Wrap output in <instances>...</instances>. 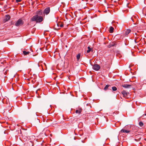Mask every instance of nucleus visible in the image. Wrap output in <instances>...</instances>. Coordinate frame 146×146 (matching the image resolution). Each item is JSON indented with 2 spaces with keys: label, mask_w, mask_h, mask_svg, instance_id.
I'll return each instance as SVG.
<instances>
[{
  "label": "nucleus",
  "mask_w": 146,
  "mask_h": 146,
  "mask_svg": "<svg viewBox=\"0 0 146 146\" xmlns=\"http://www.w3.org/2000/svg\"><path fill=\"white\" fill-rule=\"evenodd\" d=\"M43 18L41 16L36 15L31 19V20L32 21H35L36 23H40L43 20Z\"/></svg>",
  "instance_id": "1"
},
{
  "label": "nucleus",
  "mask_w": 146,
  "mask_h": 146,
  "mask_svg": "<svg viewBox=\"0 0 146 146\" xmlns=\"http://www.w3.org/2000/svg\"><path fill=\"white\" fill-rule=\"evenodd\" d=\"M24 23L23 21L21 19H19L15 23V25L17 27L22 25Z\"/></svg>",
  "instance_id": "2"
},
{
  "label": "nucleus",
  "mask_w": 146,
  "mask_h": 146,
  "mask_svg": "<svg viewBox=\"0 0 146 146\" xmlns=\"http://www.w3.org/2000/svg\"><path fill=\"white\" fill-rule=\"evenodd\" d=\"M92 68L93 70L96 71H98L100 69V65L97 64H95L93 65Z\"/></svg>",
  "instance_id": "3"
},
{
  "label": "nucleus",
  "mask_w": 146,
  "mask_h": 146,
  "mask_svg": "<svg viewBox=\"0 0 146 146\" xmlns=\"http://www.w3.org/2000/svg\"><path fill=\"white\" fill-rule=\"evenodd\" d=\"M126 127L125 126L120 131L121 133H128L130 132V131L126 129Z\"/></svg>",
  "instance_id": "4"
},
{
  "label": "nucleus",
  "mask_w": 146,
  "mask_h": 146,
  "mask_svg": "<svg viewBox=\"0 0 146 146\" xmlns=\"http://www.w3.org/2000/svg\"><path fill=\"white\" fill-rule=\"evenodd\" d=\"M122 94L123 95V97L125 98H128V96L129 95V93L126 92L125 90H123L121 92Z\"/></svg>",
  "instance_id": "5"
},
{
  "label": "nucleus",
  "mask_w": 146,
  "mask_h": 146,
  "mask_svg": "<svg viewBox=\"0 0 146 146\" xmlns=\"http://www.w3.org/2000/svg\"><path fill=\"white\" fill-rule=\"evenodd\" d=\"M10 17L9 15H6L5 16V18L4 19L3 21L5 23L6 21H9L10 19Z\"/></svg>",
  "instance_id": "6"
},
{
  "label": "nucleus",
  "mask_w": 146,
  "mask_h": 146,
  "mask_svg": "<svg viewBox=\"0 0 146 146\" xmlns=\"http://www.w3.org/2000/svg\"><path fill=\"white\" fill-rule=\"evenodd\" d=\"M50 11V8L49 7L46 8L44 11V13L47 15L49 14Z\"/></svg>",
  "instance_id": "7"
},
{
  "label": "nucleus",
  "mask_w": 146,
  "mask_h": 146,
  "mask_svg": "<svg viewBox=\"0 0 146 146\" xmlns=\"http://www.w3.org/2000/svg\"><path fill=\"white\" fill-rule=\"evenodd\" d=\"M122 86L124 88H130L131 86L129 84H124L122 85Z\"/></svg>",
  "instance_id": "8"
},
{
  "label": "nucleus",
  "mask_w": 146,
  "mask_h": 146,
  "mask_svg": "<svg viewBox=\"0 0 146 146\" xmlns=\"http://www.w3.org/2000/svg\"><path fill=\"white\" fill-rule=\"evenodd\" d=\"M109 88V89H111V86L110 85H106L105 87L104 88V90H107L108 89V88Z\"/></svg>",
  "instance_id": "9"
},
{
  "label": "nucleus",
  "mask_w": 146,
  "mask_h": 146,
  "mask_svg": "<svg viewBox=\"0 0 146 146\" xmlns=\"http://www.w3.org/2000/svg\"><path fill=\"white\" fill-rule=\"evenodd\" d=\"M131 31L129 29H127L125 31V34L126 35H128L131 32Z\"/></svg>",
  "instance_id": "10"
},
{
  "label": "nucleus",
  "mask_w": 146,
  "mask_h": 146,
  "mask_svg": "<svg viewBox=\"0 0 146 146\" xmlns=\"http://www.w3.org/2000/svg\"><path fill=\"white\" fill-rule=\"evenodd\" d=\"M113 30H114L113 28V27H110V29L109 30L110 32L111 33H112L113 31Z\"/></svg>",
  "instance_id": "11"
},
{
  "label": "nucleus",
  "mask_w": 146,
  "mask_h": 146,
  "mask_svg": "<svg viewBox=\"0 0 146 146\" xmlns=\"http://www.w3.org/2000/svg\"><path fill=\"white\" fill-rule=\"evenodd\" d=\"M23 53L24 55H27L29 54L30 52H26L24 50L23 51Z\"/></svg>",
  "instance_id": "12"
},
{
  "label": "nucleus",
  "mask_w": 146,
  "mask_h": 146,
  "mask_svg": "<svg viewBox=\"0 0 146 146\" xmlns=\"http://www.w3.org/2000/svg\"><path fill=\"white\" fill-rule=\"evenodd\" d=\"M82 111V110L79 109V110H76V113H78L80 114Z\"/></svg>",
  "instance_id": "13"
},
{
  "label": "nucleus",
  "mask_w": 146,
  "mask_h": 146,
  "mask_svg": "<svg viewBox=\"0 0 146 146\" xmlns=\"http://www.w3.org/2000/svg\"><path fill=\"white\" fill-rule=\"evenodd\" d=\"M88 50L87 51V52L88 53L90 52L91 50L92 49L90 48V46H88Z\"/></svg>",
  "instance_id": "14"
},
{
  "label": "nucleus",
  "mask_w": 146,
  "mask_h": 146,
  "mask_svg": "<svg viewBox=\"0 0 146 146\" xmlns=\"http://www.w3.org/2000/svg\"><path fill=\"white\" fill-rule=\"evenodd\" d=\"M113 91H115L117 90V88L115 86L111 88Z\"/></svg>",
  "instance_id": "15"
},
{
  "label": "nucleus",
  "mask_w": 146,
  "mask_h": 146,
  "mask_svg": "<svg viewBox=\"0 0 146 146\" xmlns=\"http://www.w3.org/2000/svg\"><path fill=\"white\" fill-rule=\"evenodd\" d=\"M80 57V54H78L77 55L76 57L78 60H79Z\"/></svg>",
  "instance_id": "16"
},
{
  "label": "nucleus",
  "mask_w": 146,
  "mask_h": 146,
  "mask_svg": "<svg viewBox=\"0 0 146 146\" xmlns=\"http://www.w3.org/2000/svg\"><path fill=\"white\" fill-rule=\"evenodd\" d=\"M139 125L140 127H142L143 124L142 122H140L139 123Z\"/></svg>",
  "instance_id": "17"
},
{
  "label": "nucleus",
  "mask_w": 146,
  "mask_h": 146,
  "mask_svg": "<svg viewBox=\"0 0 146 146\" xmlns=\"http://www.w3.org/2000/svg\"><path fill=\"white\" fill-rule=\"evenodd\" d=\"M42 10H40L38 11V14H40V15H42Z\"/></svg>",
  "instance_id": "18"
},
{
  "label": "nucleus",
  "mask_w": 146,
  "mask_h": 146,
  "mask_svg": "<svg viewBox=\"0 0 146 146\" xmlns=\"http://www.w3.org/2000/svg\"><path fill=\"white\" fill-rule=\"evenodd\" d=\"M115 45V44L114 43H112L110 44V47L114 46Z\"/></svg>",
  "instance_id": "19"
},
{
  "label": "nucleus",
  "mask_w": 146,
  "mask_h": 146,
  "mask_svg": "<svg viewBox=\"0 0 146 146\" xmlns=\"http://www.w3.org/2000/svg\"><path fill=\"white\" fill-rule=\"evenodd\" d=\"M16 1L18 3L19 2H20L21 1V0H16Z\"/></svg>",
  "instance_id": "20"
},
{
  "label": "nucleus",
  "mask_w": 146,
  "mask_h": 146,
  "mask_svg": "<svg viewBox=\"0 0 146 146\" xmlns=\"http://www.w3.org/2000/svg\"><path fill=\"white\" fill-rule=\"evenodd\" d=\"M60 27H63V25L62 24H61L60 25Z\"/></svg>",
  "instance_id": "21"
},
{
  "label": "nucleus",
  "mask_w": 146,
  "mask_h": 146,
  "mask_svg": "<svg viewBox=\"0 0 146 146\" xmlns=\"http://www.w3.org/2000/svg\"><path fill=\"white\" fill-rule=\"evenodd\" d=\"M135 34L136 35H137V33H135Z\"/></svg>",
  "instance_id": "22"
},
{
  "label": "nucleus",
  "mask_w": 146,
  "mask_h": 146,
  "mask_svg": "<svg viewBox=\"0 0 146 146\" xmlns=\"http://www.w3.org/2000/svg\"><path fill=\"white\" fill-rule=\"evenodd\" d=\"M135 42H136V40L135 39Z\"/></svg>",
  "instance_id": "23"
},
{
  "label": "nucleus",
  "mask_w": 146,
  "mask_h": 146,
  "mask_svg": "<svg viewBox=\"0 0 146 146\" xmlns=\"http://www.w3.org/2000/svg\"><path fill=\"white\" fill-rule=\"evenodd\" d=\"M145 115H146V113H145Z\"/></svg>",
  "instance_id": "24"
},
{
  "label": "nucleus",
  "mask_w": 146,
  "mask_h": 146,
  "mask_svg": "<svg viewBox=\"0 0 146 146\" xmlns=\"http://www.w3.org/2000/svg\"><path fill=\"white\" fill-rule=\"evenodd\" d=\"M132 21H133V19H132Z\"/></svg>",
  "instance_id": "25"
},
{
  "label": "nucleus",
  "mask_w": 146,
  "mask_h": 146,
  "mask_svg": "<svg viewBox=\"0 0 146 146\" xmlns=\"http://www.w3.org/2000/svg\"><path fill=\"white\" fill-rule=\"evenodd\" d=\"M145 16H146V13L145 14Z\"/></svg>",
  "instance_id": "26"
}]
</instances>
